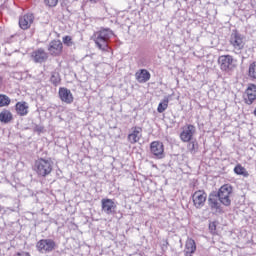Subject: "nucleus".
<instances>
[{"instance_id": "19", "label": "nucleus", "mask_w": 256, "mask_h": 256, "mask_svg": "<svg viewBox=\"0 0 256 256\" xmlns=\"http://www.w3.org/2000/svg\"><path fill=\"white\" fill-rule=\"evenodd\" d=\"M13 121V114L9 110H3L0 112V123H4L7 125V123H11Z\"/></svg>"}, {"instance_id": "32", "label": "nucleus", "mask_w": 256, "mask_h": 256, "mask_svg": "<svg viewBox=\"0 0 256 256\" xmlns=\"http://www.w3.org/2000/svg\"><path fill=\"white\" fill-rule=\"evenodd\" d=\"M17 209H19V205H17L16 208L10 209V211L15 212V211H17Z\"/></svg>"}, {"instance_id": "20", "label": "nucleus", "mask_w": 256, "mask_h": 256, "mask_svg": "<svg viewBox=\"0 0 256 256\" xmlns=\"http://www.w3.org/2000/svg\"><path fill=\"white\" fill-rule=\"evenodd\" d=\"M195 251H197V246L195 245V240H193V239L187 240L185 254L193 255V253H195Z\"/></svg>"}, {"instance_id": "8", "label": "nucleus", "mask_w": 256, "mask_h": 256, "mask_svg": "<svg viewBox=\"0 0 256 256\" xmlns=\"http://www.w3.org/2000/svg\"><path fill=\"white\" fill-rule=\"evenodd\" d=\"M55 245V241L51 239H42L36 244V247L40 253H51L55 249Z\"/></svg>"}, {"instance_id": "22", "label": "nucleus", "mask_w": 256, "mask_h": 256, "mask_svg": "<svg viewBox=\"0 0 256 256\" xmlns=\"http://www.w3.org/2000/svg\"><path fill=\"white\" fill-rule=\"evenodd\" d=\"M234 173H236V175H242L243 177H249V172H247V169L241 166V164L235 166Z\"/></svg>"}, {"instance_id": "7", "label": "nucleus", "mask_w": 256, "mask_h": 256, "mask_svg": "<svg viewBox=\"0 0 256 256\" xmlns=\"http://www.w3.org/2000/svg\"><path fill=\"white\" fill-rule=\"evenodd\" d=\"M192 201L196 209H202L205 207V202L207 201V193L203 190H198L192 194Z\"/></svg>"}, {"instance_id": "14", "label": "nucleus", "mask_w": 256, "mask_h": 256, "mask_svg": "<svg viewBox=\"0 0 256 256\" xmlns=\"http://www.w3.org/2000/svg\"><path fill=\"white\" fill-rule=\"evenodd\" d=\"M32 57L34 59V63H45L47 59H49V55L43 48H40L32 53Z\"/></svg>"}, {"instance_id": "10", "label": "nucleus", "mask_w": 256, "mask_h": 256, "mask_svg": "<svg viewBox=\"0 0 256 256\" xmlns=\"http://www.w3.org/2000/svg\"><path fill=\"white\" fill-rule=\"evenodd\" d=\"M48 51L50 55L54 57H59L63 53V42L61 40H53L49 43Z\"/></svg>"}, {"instance_id": "4", "label": "nucleus", "mask_w": 256, "mask_h": 256, "mask_svg": "<svg viewBox=\"0 0 256 256\" xmlns=\"http://www.w3.org/2000/svg\"><path fill=\"white\" fill-rule=\"evenodd\" d=\"M34 171L39 177H47L53 171V162L51 160L39 158L34 163Z\"/></svg>"}, {"instance_id": "15", "label": "nucleus", "mask_w": 256, "mask_h": 256, "mask_svg": "<svg viewBox=\"0 0 256 256\" xmlns=\"http://www.w3.org/2000/svg\"><path fill=\"white\" fill-rule=\"evenodd\" d=\"M135 77L138 83H147L151 79V73L147 69H140L135 73Z\"/></svg>"}, {"instance_id": "26", "label": "nucleus", "mask_w": 256, "mask_h": 256, "mask_svg": "<svg viewBox=\"0 0 256 256\" xmlns=\"http://www.w3.org/2000/svg\"><path fill=\"white\" fill-rule=\"evenodd\" d=\"M248 75L252 79H256V62H253L252 64H250Z\"/></svg>"}, {"instance_id": "12", "label": "nucleus", "mask_w": 256, "mask_h": 256, "mask_svg": "<svg viewBox=\"0 0 256 256\" xmlns=\"http://www.w3.org/2000/svg\"><path fill=\"white\" fill-rule=\"evenodd\" d=\"M256 99V85L250 84L245 91L244 101L247 105H253Z\"/></svg>"}, {"instance_id": "5", "label": "nucleus", "mask_w": 256, "mask_h": 256, "mask_svg": "<svg viewBox=\"0 0 256 256\" xmlns=\"http://www.w3.org/2000/svg\"><path fill=\"white\" fill-rule=\"evenodd\" d=\"M218 63L221 71H225V73H231V71L237 68V60L231 55L219 56Z\"/></svg>"}, {"instance_id": "24", "label": "nucleus", "mask_w": 256, "mask_h": 256, "mask_svg": "<svg viewBox=\"0 0 256 256\" xmlns=\"http://www.w3.org/2000/svg\"><path fill=\"white\" fill-rule=\"evenodd\" d=\"M11 104V99L5 94H0V107H7Z\"/></svg>"}, {"instance_id": "2", "label": "nucleus", "mask_w": 256, "mask_h": 256, "mask_svg": "<svg viewBox=\"0 0 256 256\" xmlns=\"http://www.w3.org/2000/svg\"><path fill=\"white\" fill-rule=\"evenodd\" d=\"M230 44L233 46L237 55H242V61L243 59L249 58L247 51H251V49L245 50V52H243V49H245V36L238 33L237 30L232 32L230 36Z\"/></svg>"}, {"instance_id": "18", "label": "nucleus", "mask_w": 256, "mask_h": 256, "mask_svg": "<svg viewBox=\"0 0 256 256\" xmlns=\"http://www.w3.org/2000/svg\"><path fill=\"white\" fill-rule=\"evenodd\" d=\"M141 127H135L131 134L128 135V141L132 144L137 143L141 139Z\"/></svg>"}, {"instance_id": "6", "label": "nucleus", "mask_w": 256, "mask_h": 256, "mask_svg": "<svg viewBox=\"0 0 256 256\" xmlns=\"http://www.w3.org/2000/svg\"><path fill=\"white\" fill-rule=\"evenodd\" d=\"M150 151L155 159H165V146L163 142L153 141L150 144Z\"/></svg>"}, {"instance_id": "27", "label": "nucleus", "mask_w": 256, "mask_h": 256, "mask_svg": "<svg viewBox=\"0 0 256 256\" xmlns=\"http://www.w3.org/2000/svg\"><path fill=\"white\" fill-rule=\"evenodd\" d=\"M208 228L212 235H217V221L210 222Z\"/></svg>"}, {"instance_id": "11", "label": "nucleus", "mask_w": 256, "mask_h": 256, "mask_svg": "<svg viewBox=\"0 0 256 256\" xmlns=\"http://www.w3.org/2000/svg\"><path fill=\"white\" fill-rule=\"evenodd\" d=\"M102 203V211L106 213V215H114L115 209H117V205L115 202L109 198H105L101 200Z\"/></svg>"}, {"instance_id": "33", "label": "nucleus", "mask_w": 256, "mask_h": 256, "mask_svg": "<svg viewBox=\"0 0 256 256\" xmlns=\"http://www.w3.org/2000/svg\"><path fill=\"white\" fill-rule=\"evenodd\" d=\"M90 3H97L98 0H89Z\"/></svg>"}, {"instance_id": "3", "label": "nucleus", "mask_w": 256, "mask_h": 256, "mask_svg": "<svg viewBox=\"0 0 256 256\" xmlns=\"http://www.w3.org/2000/svg\"><path fill=\"white\" fill-rule=\"evenodd\" d=\"M113 37V31L110 29H103L99 32H96L93 35V39L95 41V44L98 48H100L102 51H107V48L109 47V41Z\"/></svg>"}, {"instance_id": "21", "label": "nucleus", "mask_w": 256, "mask_h": 256, "mask_svg": "<svg viewBox=\"0 0 256 256\" xmlns=\"http://www.w3.org/2000/svg\"><path fill=\"white\" fill-rule=\"evenodd\" d=\"M187 149L188 151H190L192 155H195V153L199 151V143L197 142V140L189 141L187 145Z\"/></svg>"}, {"instance_id": "9", "label": "nucleus", "mask_w": 256, "mask_h": 256, "mask_svg": "<svg viewBox=\"0 0 256 256\" xmlns=\"http://www.w3.org/2000/svg\"><path fill=\"white\" fill-rule=\"evenodd\" d=\"M197 132V129L194 125L188 124L183 128V131L180 133V139L183 143H189V141H193V135Z\"/></svg>"}, {"instance_id": "25", "label": "nucleus", "mask_w": 256, "mask_h": 256, "mask_svg": "<svg viewBox=\"0 0 256 256\" xmlns=\"http://www.w3.org/2000/svg\"><path fill=\"white\" fill-rule=\"evenodd\" d=\"M50 81L53 83V85H59L61 83V77L59 76V73L53 72Z\"/></svg>"}, {"instance_id": "17", "label": "nucleus", "mask_w": 256, "mask_h": 256, "mask_svg": "<svg viewBox=\"0 0 256 256\" xmlns=\"http://www.w3.org/2000/svg\"><path fill=\"white\" fill-rule=\"evenodd\" d=\"M16 112L21 117H25L27 113H29V106L27 105V102H18L15 105Z\"/></svg>"}, {"instance_id": "13", "label": "nucleus", "mask_w": 256, "mask_h": 256, "mask_svg": "<svg viewBox=\"0 0 256 256\" xmlns=\"http://www.w3.org/2000/svg\"><path fill=\"white\" fill-rule=\"evenodd\" d=\"M58 94L63 103H66L67 105H71V103H73V94L71 93V90L67 88H59Z\"/></svg>"}, {"instance_id": "30", "label": "nucleus", "mask_w": 256, "mask_h": 256, "mask_svg": "<svg viewBox=\"0 0 256 256\" xmlns=\"http://www.w3.org/2000/svg\"><path fill=\"white\" fill-rule=\"evenodd\" d=\"M34 131H35L36 133H41V131H43V126L36 125V126L34 127Z\"/></svg>"}, {"instance_id": "31", "label": "nucleus", "mask_w": 256, "mask_h": 256, "mask_svg": "<svg viewBox=\"0 0 256 256\" xmlns=\"http://www.w3.org/2000/svg\"><path fill=\"white\" fill-rule=\"evenodd\" d=\"M61 5L62 7H67L69 5V0H62Z\"/></svg>"}, {"instance_id": "1", "label": "nucleus", "mask_w": 256, "mask_h": 256, "mask_svg": "<svg viewBox=\"0 0 256 256\" xmlns=\"http://www.w3.org/2000/svg\"><path fill=\"white\" fill-rule=\"evenodd\" d=\"M231 193H233V187L229 184L223 185L218 191H212L208 196V205L210 209L216 210V213H223V207H229L231 205Z\"/></svg>"}, {"instance_id": "28", "label": "nucleus", "mask_w": 256, "mask_h": 256, "mask_svg": "<svg viewBox=\"0 0 256 256\" xmlns=\"http://www.w3.org/2000/svg\"><path fill=\"white\" fill-rule=\"evenodd\" d=\"M63 43H64V45H66L67 47H73V39L71 38V36H65V37H63Z\"/></svg>"}, {"instance_id": "16", "label": "nucleus", "mask_w": 256, "mask_h": 256, "mask_svg": "<svg viewBox=\"0 0 256 256\" xmlns=\"http://www.w3.org/2000/svg\"><path fill=\"white\" fill-rule=\"evenodd\" d=\"M33 19H35L33 14H26L19 19V26L24 30L29 29L33 23Z\"/></svg>"}, {"instance_id": "35", "label": "nucleus", "mask_w": 256, "mask_h": 256, "mask_svg": "<svg viewBox=\"0 0 256 256\" xmlns=\"http://www.w3.org/2000/svg\"><path fill=\"white\" fill-rule=\"evenodd\" d=\"M253 3H255V4H256V0H253Z\"/></svg>"}, {"instance_id": "23", "label": "nucleus", "mask_w": 256, "mask_h": 256, "mask_svg": "<svg viewBox=\"0 0 256 256\" xmlns=\"http://www.w3.org/2000/svg\"><path fill=\"white\" fill-rule=\"evenodd\" d=\"M169 107V98H164L162 102L159 103L157 111L158 113H164V111Z\"/></svg>"}, {"instance_id": "34", "label": "nucleus", "mask_w": 256, "mask_h": 256, "mask_svg": "<svg viewBox=\"0 0 256 256\" xmlns=\"http://www.w3.org/2000/svg\"><path fill=\"white\" fill-rule=\"evenodd\" d=\"M2 81H3V78L0 77V85H1Z\"/></svg>"}, {"instance_id": "29", "label": "nucleus", "mask_w": 256, "mask_h": 256, "mask_svg": "<svg viewBox=\"0 0 256 256\" xmlns=\"http://www.w3.org/2000/svg\"><path fill=\"white\" fill-rule=\"evenodd\" d=\"M44 3L48 5V7H56L59 0H44Z\"/></svg>"}]
</instances>
